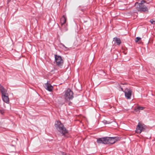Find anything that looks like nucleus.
I'll return each instance as SVG.
<instances>
[{"mask_svg": "<svg viewBox=\"0 0 155 155\" xmlns=\"http://www.w3.org/2000/svg\"><path fill=\"white\" fill-rule=\"evenodd\" d=\"M66 22V19L64 15H63L60 19V22L61 25L62 26H63L64 25V24Z\"/></svg>", "mask_w": 155, "mask_h": 155, "instance_id": "13", "label": "nucleus"}, {"mask_svg": "<svg viewBox=\"0 0 155 155\" xmlns=\"http://www.w3.org/2000/svg\"><path fill=\"white\" fill-rule=\"evenodd\" d=\"M103 122L105 124H110V122H107V120H104L103 121Z\"/></svg>", "mask_w": 155, "mask_h": 155, "instance_id": "17", "label": "nucleus"}, {"mask_svg": "<svg viewBox=\"0 0 155 155\" xmlns=\"http://www.w3.org/2000/svg\"><path fill=\"white\" fill-rule=\"evenodd\" d=\"M11 0H8V2H9L11 1Z\"/></svg>", "mask_w": 155, "mask_h": 155, "instance_id": "20", "label": "nucleus"}, {"mask_svg": "<svg viewBox=\"0 0 155 155\" xmlns=\"http://www.w3.org/2000/svg\"><path fill=\"white\" fill-rule=\"evenodd\" d=\"M126 97L127 99H130L132 95V91L130 90H128L127 89L124 91Z\"/></svg>", "mask_w": 155, "mask_h": 155, "instance_id": "8", "label": "nucleus"}, {"mask_svg": "<svg viewBox=\"0 0 155 155\" xmlns=\"http://www.w3.org/2000/svg\"><path fill=\"white\" fill-rule=\"evenodd\" d=\"M141 39V38L139 37H137L135 39V41L137 42Z\"/></svg>", "mask_w": 155, "mask_h": 155, "instance_id": "15", "label": "nucleus"}, {"mask_svg": "<svg viewBox=\"0 0 155 155\" xmlns=\"http://www.w3.org/2000/svg\"><path fill=\"white\" fill-rule=\"evenodd\" d=\"M113 41H115V44H116L117 45H120L121 43V41L119 38L115 37L113 38Z\"/></svg>", "mask_w": 155, "mask_h": 155, "instance_id": "12", "label": "nucleus"}, {"mask_svg": "<svg viewBox=\"0 0 155 155\" xmlns=\"http://www.w3.org/2000/svg\"><path fill=\"white\" fill-rule=\"evenodd\" d=\"M55 127L57 130L65 136V134L68 133L64 125L60 121H56L55 124Z\"/></svg>", "mask_w": 155, "mask_h": 155, "instance_id": "1", "label": "nucleus"}, {"mask_svg": "<svg viewBox=\"0 0 155 155\" xmlns=\"http://www.w3.org/2000/svg\"><path fill=\"white\" fill-rule=\"evenodd\" d=\"M144 109V107H138L137 109H135V111H137V110H143Z\"/></svg>", "mask_w": 155, "mask_h": 155, "instance_id": "14", "label": "nucleus"}, {"mask_svg": "<svg viewBox=\"0 0 155 155\" xmlns=\"http://www.w3.org/2000/svg\"><path fill=\"white\" fill-rule=\"evenodd\" d=\"M55 59L57 65L61 67L63 64V60L61 57L60 56L55 54Z\"/></svg>", "mask_w": 155, "mask_h": 155, "instance_id": "5", "label": "nucleus"}, {"mask_svg": "<svg viewBox=\"0 0 155 155\" xmlns=\"http://www.w3.org/2000/svg\"><path fill=\"white\" fill-rule=\"evenodd\" d=\"M107 144L110 143L113 144L118 140V138L117 137H107Z\"/></svg>", "mask_w": 155, "mask_h": 155, "instance_id": "6", "label": "nucleus"}, {"mask_svg": "<svg viewBox=\"0 0 155 155\" xmlns=\"http://www.w3.org/2000/svg\"><path fill=\"white\" fill-rule=\"evenodd\" d=\"M2 98L3 101L7 103H8L9 102V99L8 97V94L2 95Z\"/></svg>", "mask_w": 155, "mask_h": 155, "instance_id": "10", "label": "nucleus"}, {"mask_svg": "<svg viewBox=\"0 0 155 155\" xmlns=\"http://www.w3.org/2000/svg\"><path fill=\"white\" fill-rule=\"evenodd\" d=\"M44 87L45 88L49 91H51L53 89V86L50 84H48L47 82L45 84Z\"/></svg>", "mask_w": 155, "mask_h": 155, "instance_id": "9", "label": "nucleus"}, {"mask_svg": "<svg viewBox=\"0 0 155 155\" xmlns=\"http://www.w3.org/2000/svg\"><path fill=\"white\" fill-rule=\"evenodd\" d=\"M145 1L144 0L141 1L140 3L136 2L135 4V6L136 10L140 12H148V9L147 7L144 5Z\"/></svg>", "mask_w": 155, "mask_h": 155, "instance_id": "2", "label": "nucleus"}, {"mask_svg": "<svg viewBox=\"0 0 155 155\" xmlns=\"http://www.w3.org/2000/svg\"><path fill=\"white\" fill-rule=\"evenodd\" d=\"M107 137L98 138L97 139V142L98 143L107 144Z\"/></svg>", "mask_w": 155, "mask_h": 155, "instance_id": "7", "label": "nucleus"}, {"mask_svg": "<svg viewBox=\"0 0 155 155\" xmlns=\"http://www.w3.org/2000/svg\"><path fill=\"white\" fill-rule=\"evenodd\" d=\"M146 128V126L144 124L140 122L137 126L135 132L140 134L142 131H144Z\"/></svg>", "mask_w": 155, "mask_h": 155, "instance_id": "4", "label": "nucleus"}, {"mask_svg": "<svg viewBox=\"0 0 155 155\" xmlns=\"http://www.w3.org/2000/svg\"><path fill=\"white\" fill-rule=\"evenodd\" d=\"M62 46L63 47H64L65 48H67L66 47H65V45H63V44H62Z\"/></svg>", "mask_w": 155, "mask_h": 155, "instance_id": "19", "label": "nucleus"}, {"mask_svg": "<svg viewBox=\"0 0 155 155\" xmlns=\"http://www.w3.org/2000/svg\"><path fill=\"white\" fill-rule=\"evenodd\" d=\"M119 87L120 88L121 90L122 91H124L123 88L120 86H119Z\"/></svg>", "mask_w": 155, "mask_h": 155, "instance_id": "18", "label": "nucleus"}, {"mask_svg": "<svg viewBox=\"0 0 155 155\" xmlns=\"http://www.w3.org/2000/svg\"><path fill=\"white\" fill-rule=\"evenodd\" d=\"M150 22L152 24H155V21L153 20V19H151L150 20Z\"/></svg>", "mask_w": 155, "mask_h": 155, "instance_id": "16", "label": "nucleus"}, {"mask_svg": "<svg viewBox=\"0 0 155 155\" xmlns=\"http://www.w3.org/2000/svg\"><path fill=\"white\" fill-rule=\"evenodd\" d=\"M0 91L2 95H7V90H6L2 85L0 84Z\"/></svg>", "mask_w": 155, "mask_h": 155, "instance_id": "11", "label": "nucleus"}, {"mask_svg": "<svg viewBox=\"0 0 155 155\" xmlns=\"http://www.w3.org/2000/svg\"><path fill=\"white\" fill-rule=\"evenodd\" d=\"M73 91L70 89H67L65 91L64 95L65 99L66 102H69L68 104L69 105H71L72 104V103L69 101L73 98Z\"/></svg>", "mask_w": 155, "mask_h": 155, "instance_id": "3", "label": "nucleus"}]
</instances>
